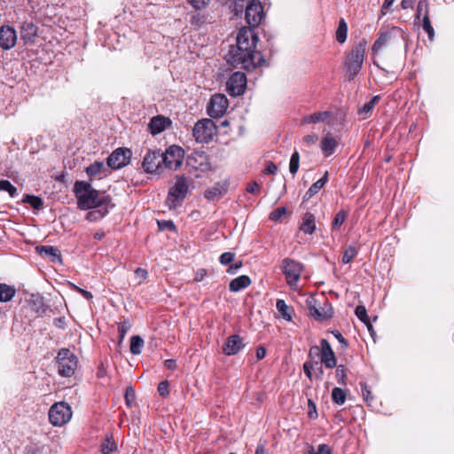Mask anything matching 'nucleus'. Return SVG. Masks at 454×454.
I'll return each mask as SVG.
<instances>
[{
  "instance_id": "9b49d317",
  "label": "nucleus",
  "mask_w": 454,
  "mask_h": 454,
  "mask_svg": "<svg viewBox=\"0 0 454 454\" xmlns=\"http://www.w3.org/2000/svg\"><path fill=\"white\" fill-rule=\"evenodd\" d=\"M228 106L229 102L225 95L215 94L207 104V113L211 118H220L225 114Z\"/></svg>"
},
{
  "instance_id": "09e8293b",
  "label": "nucleus",
  "mask_w": 454,
  "mask_h": 454,
  "mask_svg": "<svg viewBox=\"0 0 454 454\" xmlns=\"http://www.w3.org/2000/svg\"><path fill=\"white\" fill-rule=\"evenodd\" d=\"M2 191L8 192L11 198L18 196L17 188L8 180H2Z\"/></svg>"
},
{
  "instance_id": "f257e3e1",
  "label": "nucleus",
  "mask_w": 454,
  "mask_h": 454,
  "mask_svg": "<svg viewBox=\"0 0 454 454\" xmlns=\"http://www.w3.org/2000/svg\"><path fill=\"white\" fill-rule=\"evenodd\" d=\"M233 12L239 16L245 12V20L249 27H242L237 35V48H232L227 61L236 68L251 71L265 63L261 51L255 50L259 41L254 28L257 27L263 18V7L259 0H233Z\"/></svg>"
},
{
  "instance_id": "2eb2a0df",
  "label": "nucleus",
  "mask_w": 454,
  "mask_h": 454,
  "mask_svg": "<svg viewBox=\"0 0 454 454\" xmlns=\"http://www.w3.org/2000/svg\"><path fill=\"white\" fill-rule=\"evenodd\" d=\"M187 166L190 168L206 173L211 168L208 156L204 152H194L187 158Z\"/></svg>"
},
{
  "instance_id": "39448f33",
  "label": "nucleus",
  "mask_w": 454,
  "mask_h": 454,
  "mask_svg": "<svg viewBox=\"0 0 454 454\" xmlns=\"http://www.w3.org/2000/svg\"><path fill=\"white\" fill-rule=\"evenodd\" d=\"M306 305L309 315L317 321H324L333 316L332 304L324 297L320 301L314 296H309L306 300Z\"/></svg>"
},
{
  "instance_id": "49530a36",
  "label": "nucleus",
  "mask_w": 454,
  "mask_h": 454,
  "mask_svg": "<svg viewBox=\"0 0 454 454\" xmlns=\"http://www.w3.org/2000/svg\"><path fill=\"white\" fill-rule=\"evenodd\" d=\"M130 328L131 323L129 320H124L118 324V335L120 342L124 340L126 333L129 331Z\"/></svg>"
},
{
  "instance_id": "052dcab7",
  "label": "nucleus",
  "mask_w": 454,
  "mask_h": 454,
  "mask_svg": "<svg viewBox=\"0 0 454 454\" xmlns=\"http://www.w3.org/2000/svg\"><path fill=\"white\" fill-rule=\"evenodd\" d=\"M317 139H318V137L316 134L306 135L302 138L303 143L306 144L309 146L316 144Z\"/></svg>"
},
{
  "instance_id": "6ab92c4d",
  "label": "nucleus",
  "mask_w": 454,
  "mask_h": 454,
  "mask_svg": "<svg viewBox=\"0 0 454 454\" xmlns=\"http://www.w3.org/2000/svg\"><path fill=\"white\" fill-rule=\"evenodd\" d=\"M36 252L43 257L49 259L51 262H62L61 253L59 249L52 246H38Z\"/></svg>"
},
{
  "instance_id": "58836bf2",
  "label": "nucleus",
  "mask_w": 454,
  "mask_h": 454,
  "mask_svg": "<svg viewBox=\"0 0 454 454\" xmlns=\"http://www.w3.org/2000/svg\"><path fill=\"white\" fill-rule=\"evenodd\" d=\"M332 400L338 405H342L346 401V392L340 387H334L332 391Z\"/></svg>"
},
{
  "instance_id": "ea45409f",
  "label": "nucleus",
  "mask_w": 454,
  "mask_h": 454,
  "mask_svg": "<svg viewBox=\"0 0 454 454\" xmlns=\"http://www.w3.org/2000/svg\"><path fill=\"white\" fill-rule=\"evenodd\" d=\"M348 26L344 20H340L336 31V40L340 43H343L347 39Z\"/></svg>"
},
{
  "instance_id": "c9c22d12",
  "label": "nucleus",
  "mask_w": 454,
  "mask_h": 454,
  "mask_svg": "<svg viewBox=\"0 0 454 454\" xmlns=\"http://www.w3.org/2000/svg\"><path fill=\"white\" fill-rule=\"evenodd\" d=\"M348 216V211L341 209L334 216L333 222H332V230L337 231L340 229V227L342 225V223L345 222Z\"/></svg>"
},
{
  "instance_id": "774afa93",
  "label": "nucleus",
  "mask_w": 454,
  "mask_h": 454,
  "mask_svg": "<svg viewBox=\"0 0 454 454\" xmlns=\"http://www.w3.org/2000/svg\"><path fill=\"white\" fill-rule=\"evenodd\" d=\"M158 225H159L160 229H161V230H164V229L174 230L175 229V225L171 221L158 222Z\"/></svg>"
},
{
  "instance_id": "bf43d9fd",
  "label": "nucleus",
  "mask_w": 454,
  "mask_h": 454,
  "mask_svg": "<svg viewBox=\"0 0 454 454\" xmlns=\"http://www.w3.org/2000/svg\"><path fill=\"white\" fill-rule=\"evenodd\" d=\"M208 3L209 0H190V4L197 10L203 9Z\"/></svg>"
},
{
  "instance_id": "f704fd0d",
  "label": "nucleus",
  "mask_w": 454,
  "mask_h": 454,
  "mask_svg": "<svg viewBox=\"0 0 454 454\" xmlns=\"http://www.w3.org/2000/svg\"><path fill=\"white\" fill-rule=\"evenodd\" d=\"M144 343V340L140 336H132L130 339V352L134 355H139L142 352Z\"/></svg>"
},
{
  "instance_id": "a211bd4d",
  "label": "nucleus",
  "mask_w": 454,
  "mask_h": 454,
  "mask_svg": "<svg viewBox=\"0 0 454 454\" xmlns=\"http://www.w3.org/2000/svg\"><path fill=\"white\" fill-rule=\"evenodd\" d=\"M228 186L227 181L216 183L214 186L205 191L204 196L207 200H219L227 193Z\"/></svg>"
},
{
  "instance_id": "680f3d73",
  "label": "nucleus",
  "mask_w": 454,
  "mask_h": 454,
  "mask_svg": "<svg viewBox=\"0 0 454 454\" xmlns=\"http://www.w3.org/2000/svg\"><path fill=\"white\" fill-rule=\"evenodd\" d=\"M135 275L139 278V284H141L148 276V271L143 268H137L135 270Z\"/></svg>"
},
{
  "instance_id": "bb28decb",
  "label": "nucleus",
  "mask_w": 454,
  "mask_h": 454,
  "mask_svg": "<svg viewBox=\"0 0 454 454\" xmlns=\"http://www.w3.org/2000/svg\"><path fill=\"white\" fill-rule=\"evenodd\" d=\"M109 207L110 205H104L102 207H93L91 208L92 210L87 214L86 219L90 222L98 221L108 214Z\"/></svg>"
},
{
  "instance_id": "473e14b6",
  "label": "nucleus",
  "mask_w": 454,
  "mask_h": 454,
  "mask_svg": "<svg viewBox=\"0 0 454 454\" xmlns=\"http://www.w3.org/2000/svg\"><path fill=\"white\" fill-rule=\"evenodd\" d=\"M26 454H51L49 446L44 444L31 443L27 447Z\"/></svg>"
},
{
  "instance_id": "423d86ee",
  "label": "nucleus",
  "mask_w": 454,
  "mask_h": 454,
  "mask_svg": "<svg viewBox=\"0 0 454 454\" xmlns=\"http://www.w3.org/2000/svg\"><path fill=\"white\" fill-rule=\"evenodd\" d=\"M58 372L63 377H71L74 375L78 359L76 356L68 348H61L57 356Z\"/></svg>"
},
{
  "instance_id": "0e129e2a",
  "label": "nucleus",
  "mask_w": 454,
  "mask_h": 454,
  "mask_svg": "<svg viewBox=\"0 0 454 454\" xmlns=\"http://www.w3.org/2000/svg\"><path fill=\"white\" fill-rule=\"evenodd\" d=\"M261 187L256 182H251L247 184V191L253 194H258Z\"/></svg>"
},
{
  "instance_id": "6e6552de",
  "label": "nucleus",
  "mask_w": 454,
  "mask_h": 454,
  "mask_svg": "<svg viewBox=\"0 0 454 454\" xmlns=\"http://www.w3.org/2000/svg\"><path fill=\"white\" fill-rule=\"evenodd\" d=\"M302 263L291 258H285L282 261V271L286 276L287 285L293 289H298V282L303 271Z\"/></svg>"
},
{
  "instance_id": "9d476101",
  "label": "nucleus",
  "mask_w": 454,
  "mask_h": 454,
  "mask_svg": "<svg viewBox=\"0 0 454 454\" xmlns=\"http://www.w3.org/2000/svg\"><path fill=\"white\" fill-rule=\"evenodd\" d=\"M184 151L178 145L169 146L166 152L162 153V161L164 168L176 170L181 167L184 161Z\"/></svg>"
},
{
  "instance_id": "7c9ffc66",
  "label": "nucleus",
  "mask_w": 454,
  "mask_h": 454,
  "mask_svg": "<svg viewBox=\"0 0 454 454\" xmlns=\"http://www.w3.org/2000/svg\"><path fill=\"white\" fill-rule=\"evenodd\" d=\"M355 314L363 323H364L366 325L369 332L372 334L373 333V328H372V324L370 322V319H369V317L367 315L365 307L363 306V305L356 306V310H355Z\"/></svg>"
},
{
  "instance_id": "4468645a",
  "label": "nucleus",
  "mask_w": 454,
  "mask_h": 454,
  "mask_svg": "<svg viewBox=\"0 0 454 454\" xmlns=\"http://www.w3.org/2000/svg\"><path fill=\"white\" fill-rule=\"evenodd\" d=\"M164 167L162 161V153L160 150L148 151L145 155L142 168L146 173H155Z\"/></svg>"
},
{
  "instance_id": "0eeeda50",
  "label": "nucleus",
  "mask_w": 454,
  "mask_h": 454,
  "mask_svg": "<svg viewBox=\"0 0 454 454\" xmlns=\"http://www.w3.org/2000/svg\"><path fill=\"white\" fill-rule=\"evenodd\" d=\"M217 133V127L211 119L198 121L192 129V135L198 143H208Z\"/></svg>"
},
{
  "instance_id": "4c0bfd02",
  "label": "nucleus",
  "mask_w": 454,
  "mask_h": 454,
  "mask_svg": "<svg viewBox=\"0 0 454 454\" xmlns=\"http://www.w3.org/2000/svg\"><path fill=\"white\" fill-rule=\"evenodd\" d=\"M380 96L379 95L372 97L369 102L365 103L361 108L358 109V114L367 115L368 114H370L372 111L375 105L380 101Z\"/></svg>"
},
{
  "instance_id": "69168bd1",
  "label": "nucleus",
  "mask_w": 454,
  "mask_h": 454,
  "mask_svg": "<svg viewBox=\"0 0 454 454\" xmlns=\"http://www.w3.org/2000/svg\"><path fill=\"white\" fill-rule=\"evenodd\" d=\"M242 261H237L233 264L229 266V268L227 269V272L229 274H235L242 267Z\"/></svg>"
},
{
  "instance_id": "338daca9",
  "label": "nucleus",
  "mask_w": 454,
  "mask_h": 454,
  "mask_svg": "<svg viewBox=\"0 0 454 454\" xmlns=\"http://www.w3.org/2000/svg\"><path fill=\"white\" fill-rule=\"evenodd\" d=\"M315 454H332V450L329 445L322 443L317 447V451Z\"/></svg>"
},
{
  "instance_id": "20e7f679",
  "label": "nucleus",
  "mask_w": 454,
  "mask_h": 454,
  "mask_svg": "<svg viewBox=\"0 0 454 454\" xmlns=\"http://www.w3.org/2000/svg\"><path fill=\"white\" fill-rule=\"evenodd\" d=\"M190 182L184 176H176L175 184L170 187L166 205L169 209H176L180 207L189 192Z\"/></svg>"
},
{
  "instance_id": "8fccbe9b",
  "label": "nucleus",
  "mask_w": 454,
  "mask_h": 454,
  "mask_svg": "<svg viewBox=\"0 0 454 454\" xmlns=\"http://www.w3.org/2000/svg\"><path fill=\"white\" fill-rule=\"evenodd\" d=\"M360 387H361V391H362V395H363L364 401L368 404H370V402L372 400V391H371L369 386L364 382H361Z\"/></svg>"
},
{
  "instance_id": "4d7b16f0",
  "label": "nucleus",
  "mask_w": 454,
  "mask_h": 454,
  "mask_svg": "<svg viewBox=\"0 0 454 454\" xmlns=\"http://www.w3.org/2000/svg\"><path fill=\"white\" fill-rule=\"evenodd\" d=\"M168 387H169V385L167 380L160 382V384L158 385V389H157L160 395H161L162 397H167L169 395Z\"/></svg>"
},
{
  "instance_id": "5701e85b",
  "label": "nucleus",
  "mask_w": 454,
  "mask_h": 454,
  "mask_svg": "<svg viewBox=\"0 0 454 454\" xmlns=\"http://www.w3.org/2000/svg\"><path fill=\"white\" fill-rule=\"evenodd\" d=\"M337 145V140L331 134H327L321 141V150L325 157L332 155Z\"/></svg>"
},
{
  "instance_id": "aec40b11",
  "label": "nucleus",
  "mask_w": 454,
  "mask_h": 454,
  "mask_svg": "<svg viewBox=\"0 0 454 454\" xmlns=\"http://www.w3.org/2000/svg\"><path fill=\"white\" fill-rule=\"evenodd\" d=\"M17 34L14 28L10 26H2V49L10 50L15 46Z\"/></svg>"
},
{
  "instance_id": "72a5a7b5",
  "label": "nucleus",
  "mask_w": 454,
  "mask_h": 454,
  "mask_svg": "<svg viewBox=\"0 0 454 454\" xmlns=\"http://www.w3.org/2000/svg\"><path fill=\"white\" fill-rule=\"evenodd\" d=\"M23 203L29 204L34 209L39 210L43 206V201L40 197L27 194L23 197L22 200Z\"/></svg>"
},
{
  "instance_id": "13d9d810",
  "label": "nucleus",
  "mask_w": 454,
  "mask_h": 454,
  "mask_svg": "<svg viewBox=\"0 0 454 454\" xmlns=\"http://www.w3.org/2000/svg\"><path fill=\"white\" fill-rule=\"evenodd\" d=\"M235 254L231 252H225L220 256V262L223 265L230 264L234 260Z\"/></svg>"
},
{
  "instance_id": "c756f323",
  "label": "nucleus",
  "mask_w": 454,
  "mask_h": 454,
  "mask_svg": "<svg viewBox=\"0 0 454 454\" xmlns=\"http://www.w3.org/2000/svg\"><path fill=\"white\" fill-rule=\"evenodd\" d=\"M85 171H86V174L88 175V176L91 180L93 177L106 172V168L104 162L95 161L92 164H90L89 167H87Z\"/></svg>"
},
{
  "instance_id": "37998d69",
  "label": "nucleus",
  "mask_w": 454,
  "mask_h": 454,
  "mask_svg": "<svg viewBox=\"0 0 454 454\" xmlns=\"http://www.w3.org/2000/svg\"><path fill=\"white\" fill-rule=\"evenodd\" d=\"M358 254V250L353 247L349 246L346 248V250L343 253L341 262L342 263H349Z\"/></svg>"
},
{
  "instance_id": "412c9836",
  "label": "nucleus",
  "mask_w": 454,
  "mask_h": 454,
  "mask_svg": "<svg viewBox=\"0 0 454 454\" xmlns=\"http://www.w3.org/2000/svg\"><path fill=\"white\" fill-rule=\"evenodd\" d=\"M168 124H170L169 119L162 115H157L151 119L148 128L153 135H157L162 132Z\"/></svg>"
},
{
  "instance_id": "7ed1b4c3",
  "label": "nucleus",
  "mask_w": 454,
  "mask_h": 454,
  "mask_svg": "<svg viewBox=\"0 0 454 454\" xmlns=\"http://www.w3.org/2000/svg\"><path fill=\"white\" fill-rule=\"evenodd\" d=\"M366 42L362 40L355 44L351 51L348 53L344 67L348 73V81L353 80L360 72L365 55Z\"/></svg>"
},
{
  "instance_id": "de8ad7c7",
  "label": "nucleus",
  "mask_w": 454,
  "mask_h": 454,
  "mask_svg": "<svg viewBox=\"0 0 454 454\" xmlns=\"http://www.w3.org/2000/svg\"><path fill=\"white\" fill-rule=\"evenodd\" d=\"M422 27L425 30V32L427 34L428 38L432 40L434 35V30L431 25L429 15H424L423 20H422Z\"/></svg>"
},
{
  "instance_id": "c03bdc74",
  "label": "nucleus",
  "mask_w": 454,
  "mask_h": 454,
  "mask_svg": "<svg viewBox=\"0 0 454 454\" xmlns=\"http://www.w3.org/2000/svg\"><path fill=\"white\" fill-rule=\"evenodd\" d=\"M429 15V3L428 0H419L417 5L415 20H419L421 14Z\"/></svg>"
},
{
  "instance_id": "f03ea898",
  "label": "nucleus",
  "mask_w": 454,
  "mask_h": 454,
  "mask_svg": "<svg viewBox=\"0 0 454 454\" xmlns=\"http://www.w3.org/2000/svg\"><path fill=\"white\" fill-rule=\"evenodd\" d=\"M74 192L77 199L78 207L82 210L111 204V198L108 195L100 194L90 182L76 181L74 185Z\"/></svg>"
},
{
  "instance_id": "a878e982",
  "label": "nucleus",
  "mask_w": 454,
  "mask_h": 454,
  "mask_svg": "<svg viewBox=\"0 0 454 454\" xmlns=\"http://www.w3.org/2000/svg\"><path fill=\"white\" fill-rule=\"evenodd\" d=\"M300 230L305 234H312L316 230L315 216L312 213H305Z\"/></svg>"
},
{
  "instance_id": "393cba45",
  "label": "nucleus",
  "mask_w": 454,
  "mask_h": 454,
  "mask_svg": "<svg viewBox=\"0 0 454 454\" xmlns=\"http://www.w3.org/2000/svg\"><path fill=\"white\" fill-rule=\"evenodd\" d=\"M327 181H328V171H325L324 176L320 179H318L317 182H315L306 192V193L304 195V200H308L310 198H312L314 195H316L320 191V189H322L325 186V184L327 183Z\"/></svg>"
},
{
  "instance_id": "5fc2aeb1",
  "label": "nucleus",
  "mask_w": 454,
  "mask_h": 454,
  "mask_svg": "<svg viewBox=\"0 0 454 454\" xmlns=\"http://www.w3.org/2000/svg\"><path fill=\"white\" fill-rule=\"evenodd\" d=\"M31 303L34 306V309L37 313H43L45 311L44 304H43V299L41 297H36L35 299H33L31 301Z\"/></svg>"
},
{
  "instance_id": "4be33fe9",
  "label": "nucleus",
  "mask_w": 454,
  "mask_h": 454,
  "mask_svg": "<svg viewBox=\"0 0 454 454\" xmlns=\"http://www.w3.org/2000/svg\"><path fill=\"white\" fill-rule=\"evenodd\" d=\"M20 35L26 43H34L37 36V27L32 22H25L21 27Z\"/></svg>"
},
{
  "instance_id": "3c124183",
  "label": "nucleus",
  "mask_w": 454,
  "mask_h": 454,
  "mask_svg": "<svg viewBox=\"0 0 454 454\" xmlns=\"http://www.w3.org/2000/svg\"><path fill=\"white\" fill-rule=\"evenodd\" d=\"M205 16L200 13L192 14L190 20V23L196 27H200V26H202L205 23Z\"/></svg>"
},
{
  "instance_id": "cd10ccee",
  "label": "nucleus",
  "mask_w": 454,
  "mask_h": 454,
  "mask_svg": "<svg viewBox=\"0 0 454 454\" xmlns=\"http://www.w3.org/2000/svg\"><path fill=\"white\" fill-rule=\"evenodd\" d=\"M392 33L390 31H385V32H380L378 38L374 42L372 45V52L376 53L380 51L386 44L391 39Z\"/></svg>"
},
{
  "instance_id": "79ce46f5",
  "label": "nucleus",
  "mask_w": 454,
  "mask_h": 454,
  "mask_svg": "<svg viewBox=\"0 0 454 454\" xmlns=\"http://www.w3.org/2000/svg\"><path fill=\"white\" fill-rule=\"evenodd\" d=\"M300 166V154L297 151H294L291 155L289 163V171L293 176H295Z\"/></svg>"
},
{
  "instance_id": "2f4dec72",
  "label": "nucleus",
  "mask_w": 454,
  "mask_h": 454,
  "mask_svg": "<svg viewBox=\"0 0 454 454\" xmlns=\"http://www.w3.org/2000/svg\"><path fill=\"white\" fill-rule=\"evenodd\" d=\"M330 116L329 112H317L308 116H305L301 122L302 123H317L324 121Z\"/></svg>"
},
{
  "instance_id": "c85d7f7f",
  "label": "nucleus",
  "mask_w": 454,
  "mask_h": 454,
  "mask_svg": "<svg viewBox=\"0 0 454 454\" xmlns=\"http://www.w3.org/2000/svg\"><path fill=\"white\" fill-rule=\"evenodd\" d=\"M276 308L285 320H292L294 309L292 307L288 306L284 300H278L276 302Z\"/></svg>"
},
{
  "instance_id": "f8f14e48",
  "label": "nucleus",
  "mask_w": 454,
  "mask_h": 454,
  "mask_svg": "<svg viewBox=\"0 0 454 454\" xmlns=\"http://www.w3.org/2000/svg\"><path fill=\"white\" fill-rule=\"evenodd\" d=\"M247 86V77L242 72L233 73L226 82L227 91L231 96L237 97L244 93Z\"/></svg>"
},
{
  "instance_id": "603ef678",
  "label": "nucleus",
  "mask_w": 454,
  "mask_h": 454,
  "mask_svg": "<svg viewBox=\"0 0 454 454\" xmlns=\"http://www.w3.org/2000/svg\"><path fill=\"white\" fill-rule=\"evenodd\" d=\"M286 214V208L285 207H280L270 213V219L272 221H279Z\"/></svg>"
},
{
  "instance_id": "b1692460",
  "label": "nucleus",
  "mask_w": 454,
  "mask_h": 454,
  "mask_svg": "<svg viewBox=\"0 0 454 454\" xmlns=\"http://www.w3.org/2000/svg\"><path fill=\"white\" fill-rule=\"evenodd\" d=\"M251 285V279L247 275L239 276L232 279L229 285L231 292L237 293Z\"/></svg>"
},
{
  "instance_id": "e2e57ef3",
  "label": "nucleus",
  "mask_w": 454,
  "mask_h": 454,
  "mask_svg": "<svg viewBox=\"0 0 454 454\" xmlns=\"http://www.w3.org/2000/svg\"><path fill=\"white\" fill-rule=\"evenodd\" d=\"M278 171V167L271 161H269L264 168V174L267 175H275Z\"/></svg>"
},
{
  "instance_id": "a19ab883",
  "label": "nucleus",
  "mask_w": 454,
  "mask_h": 454,
  "mask_svg": "<svg viewBox=\"0 0 454 454\" xmlns=\"http://www.w3.org/2000/svg\"><path fill=\"white\" fill-rule=\"evenodd\" d=\"M335 378L340 385L345 386L347 384V370L343 364H336Z\"/></svg>"
},
{
  "instance_id": "864d4df0",
  "label": "nucleus",
  "mask_w": 454,
  "mask_h": 454,
  "mask_svg": "<svg viewBox=\"0 0 454 454\" xmlns=\"http://www.w3.org/2000/svg\"><path fill=\"white\" fill-rule=\"evenodd\" d=\"M135 389L131 386L128 387L125 391V401L127 405L131 406L132 403L135 401Z\"/></svg>"
},
{
  "instance_id": "f3484780",
  "label": "nucleus",
  "mask_w": 454,
  "mask_h": 454,
  "mask_svg": "<svg viewBox=\"0 0 454 454\" xmlns=\"http://www.w3.org/2000/svg\"><path fill=\"white\" fill-rule=\"evenodd\" d=\"M245 344L243 343V339L238 334H233L229 336L224 345L223 346V352L226 356H234L238 354L243 348Z\"/></svg>"
},
{
  "instance_id": "1a4fd4ad",
  "label": "nucleus",
  "mask_w": 454,
  "mask_h": 454,
  "mask_svg": "<svg viewBox=\"0 0 454 454\" xmlns=\"http://www.w3.org/2000/svg\"><path fill=\"white\" fill-rule=\"evenodd\" d=\"M72 418L71 407L65 402L54 403L49 411L50 422L56 427H61Z\"/></svg>"
},
{
  "instance_id": "6e6d98bb",
  "label": "nucleus",
  "mask_w": 454,
  "mask_h": 454,
  "mask_svg": "<svg viewBox=\"0 0 454 454\" xmlns=\"http://www.w3.org/2000/svg\"><path fill=\"white\" fill-rule=\"evenodd\" d=\"M315 365H318V362H305L303 364L304 373L309 380L312 379V370Z\"/></svg>"
},
{
  "instance_id": "ddd939ff",
  "label": "nucleus",
  "mask_w": 454,
  "mask_h": 454,
  "mask_svg": "<svg viewBox=\"0 0 454 454\" xmlns=\"http://www.w3.org/2000/svg\"><path fill=\"white\" fill-rule=\"evenodd\" d=\"M131 151L128 148H118L107 158V166L113 169H119L129 163Z\"/></svg>"
},
{
  "instance_id": "dca6fc26",
  "label": "nucleus",
  "mask_w": 454,
  "mask_h": 454,
  "mask_svg": "<svg viewBox=\"0 0 454 454\" xmlns=\"http://www.w3.org/2000/svg\"><path fill=\"white\" fill-rule=\"evenodd\" d=\"M321 350H320V360L321 363L328 369H333L336 366V356L331 348L330 343L327 340L322 339L320 340Z\"/></svg>"
},
{
  "instance_id": "a18cd8bd",
  "label": "nucleus",
  "mask_w": 454,
  "mask_h": 454,
  "mask_svg": "<svg viewBox=\"0 0 454 454\" xmlns=\"http://www.w3.org/2000/svg\"><path fill=\"white\" fill-rule=\"evenodd\" d=\"M117 450V445L114 440L111 438H106L102 445H101V451L103 454H111L113 451Z\"/></svg>"
},
{
  "instance_id": "e433bc0d",
  "label": "nucleus",
  "mask_w": 454,
  "mask_h": 454,
  "mask_svg": "<svg viewBox=\"0 0 454 454\" xmlns=\"http://www.w3.org/2000/svg\"><path fill=\"white\" fill-rule=\"evenodd\" d=\"M16 294V289L12 286L2 283V302L11 301Z\"/></svg>"
}]
</instances>
